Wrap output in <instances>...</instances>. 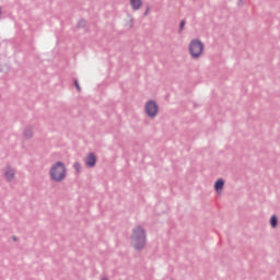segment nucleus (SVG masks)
I'll list each match as a JSON object with an SVG mask.
<instances>
[{"label":"nucleus","instance_id":"obj_1","mask_svg":"<svg viewBox=\"0 0 280 280\" xmlns=\"http://www.w3.org/2000/svg\"><path fill=\"white\" fill-rule=\"evenodd\" d=\"M49 174L51 180H55V183H60L65 180L67 176V168L65 167V164H62V162H57L50 167Z\"/></svg>","mask_w":280,"mask_h":280},{"label":"nucleus","instance_id":"obj_2","mask_svg":"<svg viewBox=\"0 0 280 280\" xmlns=\"http://www.w3.org/2000/svg\"><path fill=\"white\" fill-rule=\"evenodd\" d=\"M131 244L137 249L143 248L145 246V231L141 226H137L132 230Z\"/></svg>","mask_w":280,"mask_h":280},{"label":"nucleus","instance_id":"obj_3","mask_svg":"<svg viewBox=\"0 0 280 280\" xmlns=\"http://www.w3.org/2000/svg\"><path fill=\"white\" fill-rule=\"evenodd\" d=\"M203 49L205 46L202 45V42L198 39H192L189 44V51L192 58H200V56H202Z\"/></svg>","mask_w":280,"mask_h":280},{"label":"nucleus","instance_id":"obj_4","mask_svg":"<svg viewBox=\"0 0 280 280\" xmlns=\"http://www.w3.org/2000/svg\"><path fill=\"white\" fill-rule=\"evenodd\" d=\"M144 109H145L148 117H156V115L159 113V105H156V102H154V101H149L145 104Z\"/></svg>","mask_w":280,"mask_h":280},{"label":"nucleus","instance_id":"obj_5","mask_svg":"<svg viewBox=\"0 0 280 280\" xmlns=\"http://www.w3.org/2000/svg\"><path fill=\"white\" fill-rule=\"evenodd\" d=\"M95 163H97V158L93 153H89L85 156V165L88 167H95Z\"/></svg>","mask_w":280,"mask_h":280},{"label":"nucleus","instance_id":"obj_6","mask_svg":"<svg viewBox=\"0 0 280 280\" xmlns=\"http://www.w3.org/2000/svg\"><path fill=\"white\" fill-rule=\"evenodd\" d=\"M4 176L7 180H12V178H14V170H12L11 167H7L4 171Z\"/></svg>","mask_w":280,"mask_h":280},{"label":"nucleus","instance_id":"obj_7","mask_svg":"<svg viewBox=\"0 0 280 280\" xmlns=\"http://www.w3.org/2000/svg\"><path fill=\"white\" fill-rule=\"evenodd\" d=\"M130 5H131L132 10H139L142 5V1L141 0H130Z\"/></svg>","mask_w":280,"mask_h":280},{"label":"nucleus","instance_id":"obj_8","mask_svg":"<svg viewBox=\"0 0 280 280\" xmlns=\"http://www.w3.org/2000/svg\"><path fill=\"white\" fill-rule=\"evenodd\" d=\"M223 187H224V180L223 179H218L214 184L215 191H218V192L222 191Z\"/></svg>","mask_w":280,"mask_h":280},{"label":"nucleus","instance_id":"obj_9","mask_svg":"<svg viewBox=\"0 0 280 280\" xmlns=\"http://www.w3.org/2000/svg\"><path fill=\"white\" fill-rule=\"evenodd\" d=\"M270 225L272 226V229H275V226H277V217H275V215L271 217Z\"/></svg>","mask_w":280,"mask_h":280},{"label":"nucleus","instance_id":"obj_10","mask_svg":"<svg viewBox=\"0 0 280 280\" xmlns=\"http://www.w3.org/2000/svg\"><path fill=\"white\" fill-rule=\"evenodd\" d=\"M74 170H75L77 172H80V171L82 170V166L80 165V163H75V164H74Z\"/></svg>","mask_w":280,"mask_h":280},{"label":"nucleus","instance_id":"obj_11","mask_svg":"<svg viewBox=\"0 0 280 280\" xmlns=\"http://www.w3.org/2000/svg\"><path fill=\"white\" fill-rule=\"evenodd\" d=\"M74 86L78 91H80V84L78 83V81H74Z\"/></svg>","mask_w":280,"mask_h":280},{"label":"nucleus","instance_id":"obj_12","mask_svg":"<svg viewBox=\"0 0 280 280\" xmlns=\"http://www.w3.org/2000/svg\"><path fill=\"white\" fill-rule=\"evenodd\" d=\"M180 27H185V21L180 22Z\"/></svg>","mask_w":280,"mask_h":280},{"label":"nucleus","instance_id":"obj_13","mask_svg":"<svg viewBox=\"0 0 280 280\" xmlns=\"http://www.w3.org/2000/svg\"><path fill=\"white\" fill-rule=\"evenodd\" d=\"M149 10H150V9H147V11H145V13H144L145 15L148 14Z\"/></svg>","mask_w":280,"mask_h":280}]
</instances>
